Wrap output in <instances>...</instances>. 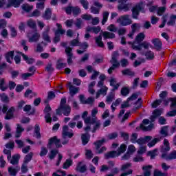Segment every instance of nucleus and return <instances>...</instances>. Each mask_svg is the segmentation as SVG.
<instances>
[{
    "mask_svg": "<svg viewBox=\"0 0 176 176\" xmlns=\"http://www.w3.org/2000/svg\"><path fill=\"white\" fill-rule=\"evenodd\" d=\"M72 163H73L72 159L71 158L67 159L63 164L64 170H67V168H69V167L72 166Z\"/></svg>",
    "mask_w": 176,
    "mask_h": 176,
    "instance_id": "44",
    "label": "nucleus"
},
{
    "mask_svg": "<svg viewBox=\"0 0 176 176\" xmlns=\"http://www.w3.org/2000/svg\"><path fill=\"white\" fill-rule=\"evenodd\" d=\"M133 105V108H132L131 110V113H134V112H137L138 109H141V107H142V103H138V102H135Z\"/></svg>",
    "mask_w": 176,
    "mask_h": 176,
    "instance_id": "43",
    "label": "nucleus"
},
{
    "mask_svg": "<svg viewBox=\"0 0 176 176\" xmlns=\"http://www.w3.org/2000/svg\"><path fill=\"white\" fill-rule=\"evenodd\" d=\"M142 9H144L142 7V3H139L134 6L131 9L132 19L134 20H138V16H140V13H141V10H142Z\"/></svg>",
    "mask_w": 176,
    "mask_h": 176,
    "instance_id": "6",
    "label": "nucleus"
},
{
    "mask_svg": "<svg viewBox=\"0 0 176 176\" xmlns=\"http://www.w3.org/2000/svg\"><path fill=\"white\" fill-rule=\"evenodd\" d=\"M21 56L23 58V60L25 61L26 64H29V65H31L35 63V59L34 58H30L25 54H22Z\"/></svg>",
    "mask_w": 176,
    "mask_h": 176,
    "instance_id": "24",
    "label": "nucleus"
},
{
    "mask_svg": "<svg viewBox=\"0 0 176 176\" xmlns=\"http://www.w3.org/2000/svg\"><path fill=\"white\" fill-rule=\"evenodd\" d=\"M118 9L120 12H129L130 10V7L129 4H118Z\"/></svg>",
    "mask_w": 176,
    "mask_h": 176,
    "instance_id": "31",
    "label": "nucleus"
},
{
    "mask_svg": "<svg viewBox=\"0 0 176 176\" xmlns=\"http://www.w3.org/2000/svg\"><path fill=\"white\" fill-rule=\"evenodd\" d=\"M96 43L98 45V47H104V42H102V36L99 35L95 38Z\"/></svg>",
    "mask_w": 176,
    "mask_h": 176,
    "instance_id": "40",
    "label": "nucleus"
},
{
    "mask_svg": "<svg viewBox=\"0 0 176 176\" xmlns=\"http://www.w3.org/2000/svg\"><path fill=\"white\" fill-rule=\"evenodd\" d=\"M118 56H119V53L118 52V51H115L112 53L111 60V64H120L118 61V58H117Z\"/></svg>",
    "mask_w": 176,
    "mask_h": 176,
    "instance_id": "29",
    "label": "nucleus"
},
{
    "mask_svg": "<svg viewBox=\"0 0 176 176\" xmlns=\"http://www.w3.org/2000/svg\"><path fill=\"white\" fill-rule=\"evenodd\" d=\"M126 149H127V146L124 144H121L117 149L118 156L121 155L122 153H124V152H126Z\"/></svg>",
    "mask_w": 176,
    "mask_h": 176,
    "instance_id": "36",
    "label": "nucleus"
},
{
    "mask_svg": "<svg viewBox=\"0 0 176 176\" xmlns=\"http://www.w3.org/2000/svg\"><path fill=\"white\" fill-rule=\"evenodd\" d=\"M39 16H41V11L36 9L29 15V17H39Z\"/></svg>",
    "mask_w": 176,
    "mask_h": 176,
    "instance_id": "59",
    "label": "nucleus"
},
{
    "mask_svg": "<svg viewBox=\"0 0 176 176\" xmlns=\"http://www.w3.org/2000/svg\"><path fill=\"white\" fill-rule=\"evenodd\" d=\"M145 56L147 60H153L155 58V54L152 51H147L145 53Z\"/></svg>",
    "mask_w": 176,
    "mask_h": 176,
    "instance_id": "53",
    "label": "nucleus"
},
{
    "mask_svg": "<svg viewBox=\"0 0 176 176\" xmlns=\"http://www.w3.org/2000/svg\"><path fill=\"white\" fill-rule=\"evenodd\" d=\"M168 126H164L161 128L160 130V134H162V135H164V137H167V135H168Z\"/></svg>",
    "mask_w": 176,
    "mask_h": 176,
    "instance_id": "50",
    "label": "nucleus"
},
{
    "mask_svg": "<svg viewBox=\"0 0 176 176\" xmlns=\"http://www.w3.org/2000/svg\"><path fill=\"white\" fill-rule=\"evenodd\" d=\"M1 111L3 113L6 114L4 119L6 120H12V119H14V112H16V108L14 107H11L9 108L8 104H3V107L1 109Z\"/></svg>",
    "mask_w": 176,
    "mask_h": 176,
    "instance_id": "1",
    "label": "nucleus"
},
{
    "mask_svg": "<svg viewBox=\"0 0 176 176\" xmlns=\"http://www.w3.org/2000/svg\"><path fill=\"white\" fill-rule=\"evenodd\" d=\"M98 122L97 121V118H91V117H87V119H85V124H96V123Z\"/></svg>",
    "mask_w": 176,
    "mask_h": 176,
    "instance_id": "33",
    "label": "nucleus"
},
{
    "mask_svg": "<svg viewBox=\"0 0 176 176\" xmlns=\"http://www.w3.org/2000/svg\"><path fill=\"white\" fill-rule=\"evenodd\" d=\"M162 115V110L160 109H155L153 112V116H151V120H155L156 118H159Z\"/></svg>",
    "mask_w": 176,
    "mask_h": 176,
    "instance_id": "38",
    "label": "nucleus"
},
{
    "mask_svg": "<svg viewBox=\"0 0 176 176\" xmlns=\"http://www.w3.org/2000/svg\"><path fill=\"white\" fill-rule=\"evenodd\" d=\"M21 8L23 12H25L26 13H30L33 9H34V6H30L28 3H23L21 6Z\"/></svg>",
    "mask_w": 176,
    "mask_h": 176,
    "instance_id": "26",
    "label": "nucleus"
},
{
    "mask_svg": "<svg viewBox=\"0 0 176 176\" xmlns=\"http://www.w3.org/2000/svg\"><path fill=\"white\" fill-rule=\"evenodd\" d=\"M31 76H34V73H23L21 75V78L23 80H27L28 78H31Z\"/></svg>",
    "mask_w": 176,
    "mask_h": 176,
    "instance_id": "54",
    "label": "nucleus"
},
{
    "mask_svg": "<svg viewBox=\"0 0 176 176\" xmlns=\"http://www.w3.org/2000/svg\"><path fill=\"white\" fill-rule=\"evenodd\" d=\"M60 139L57 138V136H54L50 138L48 142V146H52L53 144H55L56 148H63V145L61 144Z\"/></svg>",
    "mask_w": 176,
    "mask_h": 176,
    "instance_id": "8",
    "label": "nucleus"
},
{
    "mask_svg": "<svg viewBox=\"0 0 176 176\" xmlns=\"http://www.w3.org/2000/svg\"><path fill=\"white\" fill-rule=\"evenodd\" d=\"M152 43L154 45V47H155L157 52H160V50H162L163 43H162V41H160V39L153 38L152 40Z\"/></svg>",
    "mask_w": 176,
    "mask_h": 176,
    "instance_id": "17",
    "label": "nucleus"
},
{
    "mask_svg": "<svg viewBox=\"0 0 176 176\" xmlns=\"http://www.w3.org/2000/svg\"><path fill=\"white\" fill-rule=\"evenodd\" d=\"M19 160H20V155L16 154L14 155H12V159L10 161V163L14 166V164H19Z\"/></svg>",
    "mask_w": 176,
    "mask_h": 176,
    "instance_id": "35",
    "label": "nucleus"
},
{
    "mask_svg": "<svg viewBox=\"0 0 176 176\" xmlns=\"http://www.w3.org/2000/svg\"><path fill=\"white\" fill-rule=\"evenodd\" d=\"M138 60H135L133 63V67L135 68H137V67H139V65L145 63V59L144 58H138Z\"/></svg>",
    "mask_w": 176,
    "mask_h": 176,
    "instance_id": "48",
    "label": "nucleus"
},
{
    "mask_svg": "<svg viewBox=\"0 0 176 176\" xmlns=\"http://www.w3.org/2000/svg\"><path fill=\"white\" fill-rule=\"evenodd\" d=\"M130 167H131V163L127 162V163L122 165L120 170H121V171L124 172L126 170H129V168H130Z\"/></svg>",
    "mask_w": 176,
    "mask_h": 176,
    "instance_id": "61",
    "label": "nucleus"
},
{
    "mask_svg": "<svg viewBox=\"0 0 176 176\" xmlns=\"http://www.w3.org/2000/svg\"><path fill=\"white\" fill-rule=\"evenodd\" d=\"M60 46L65 48V53L67 56V64L68 65H72L73 63L72 57H74V54L72 53V48L69 46H67V43L65 42L60 43Z\"/></svg>",
    "mask_w": 176,
    "mask_h": 176,
    "instance_id": "2",
    "label": "nucleus"
},
{
    "mask_svg": "<svg viewBox=\"0 0 176 176\" xmlns=\"http://www.w3.org/2000/svg\"><path fill=\"white\" fill-rule=\"evenodd\" d=\"M24 2V0H8L6 8H19L21 3Z\"/></svg>",
    "mask_w": 176,
    "mask_h": 176,
    "instance_id": "10",
    "label": "nucleus"
},
{
    "mask_svg": "<svg viewBox=\"0 0 176 176\" xmlns=\"http://www.w3.org/2000/svg\"><path fill=\"white\" fill-rule=\"evenodd\" d=\"M166 9L165 6L160 7L157 11V16H163V14L166 12Z\"/></svg>",
    "mask_w": 176,
    "mask_h": 176,
    "instance_id": "63",
    "label": "nucleus"
},
{
    "mask_svg": "<svg viewBox=\"0 0 176 176\" xmlns=\"http://www.w3.org/2000/svg\"><path fill=\"white\" fill-rule=\"evenodd\" d=\"M175 21H176V15L172 14L170 16L169 21L167 22V25H175Z\"/></svg>",
    "mask_w": 176,
    "mask_h": 176,
    "instance_id": "52",
    "label": "nucleus"
},
{
    "mask_svg": "<svg viewBox=\"0 0 176 176\" xmlns=\"http://www.w3.org/2000/svg\"><path fill=\"white\" fill-rule=\"evenodd\" d=\"M108 17H109V12L108 11L103 12V18L102 20V25H105V23L108 21Z\"/></svg>",
    "mask_w": 176,
    "mask_h": 176,
    "instance_id": "46",
    "label": "nucleus"
},
{
    "mask_svg": "<svg viewBox=\"0 0 176 176\" xmlns=\"http://www.w3.org/2000/svg\"><path fill=\"white\" fill-rule=\"evenodd\" d=\"M10 74L11 75L12 79H16V78H17L19 75H20V72H19L18 70H12L10 72Z\"/></svg>",
    "mask_w": 176,
    "mask_h": 176,
    "instance_id": "60",
    "label": "nucleus"
},
{
    "mask_svg": "<svg viewBox=\"0 0 176 176\" xmlns=\"http://www.w3.org/2000/svg\"><path fill=\"white\" fill-rule=\"evenodd\" d=\"M106 141L105 138H102V140H96L94 142V145L96 146V149L97 151L96 153L98 155H101L107 151V147L104 146H102V145L105 144Z\"/></svg>",
    "mask_w": 176,
    "mask_h": 176,
    "instance_id": "3",
    "label": "nucleus"
},
{
    "mask_svg": "<svg viewBox=\"0 0 176 176\" xmlns=\"http://www.w3.org/2000/svg\"><path fill=\"white\" fill-rule=\"evenodd\" d=\"M112 64V66L108 69L107 72L109 75H111L113 72V71H114V69L116 68H118V67L120 66V63H111Z\"/></svg>",
    "mask_w": 176,
    "mask_h": 176,
    "instance_id": "56",
    "label": "nucleus"
},
{
    "mask_svg": "<svg viewBox=\"0 0 176 176\" xmlns=\"http://www.w3.org/2000/svg\"><path fill=\"white\" fill-rule=\"evenodd\" d=\"M57 155H58V150L56 148L51 150L50 154L49 155L50 160H53V159H54Z\"/></svg>",
    "mask_w": 176,
    "mask_h": 176,
    "instance_id": "47",
    "label": "nucleus"
},
{
    "mask_svg": "<svg viewBox=\"0 0 176 176\" xmlns=\"http://www.w3.org/2000/svg\"><path fill=\"white\" fill-rule=\"evenodd\" d=\"M117 23H120L122 27H127V25L133 24V21L130 19V15L125 14L120 16L117 19Z\"/></svg>",
    "mask_w": 176,
    "mask_h": 176,
    "instance_id": "5",
    "label": "nucleus"
},
{
    "mask_svg": "<svg viewBox=\"0 0 176 176\" xmlns=\"http://www.w3.org/2000/svg\"><path fill=\"white\" fill-rule=\"evenodd\" d=\"M5 58L9 64H12V60L14 58V51H9L5 54Z\"/></svg>",
    "mask_w": 176,
    "mask_h": 176,
    "instance_id": "20",
    "label": "nucleus"
},
{
    "mask_svg": "<svg viewBox=\"0 0 176 176\" xmlns=\"http://www.w3.org/2000/svg\"><path fill=\"white\" fill-rule=\"evenodd\" d=\"M62 108V112L64 116H69L71 115V106H63Z\"/></svg>",
    "mask_w": 176,
    "mask_h": 176,
    "instance_id": "28",
    "label": "nucleus"
},
{
    "mask_svg": "<svg viewBox=\"0 0 176 176\" xmlns=\"http://www.w3.org/2000/svg\"><path fill=\"white\" fill-rule=\"evenodd\" d=\"M104 39H113L115 34L109 32H103L102 33Z\"/></svg>",
    "mask_w": 176,
    "mask_h": 176,
    "instance_id": "39",
    "label": "nucleus"
},
{
    "mask_svg": "<svg viewBox=\"0 0 176 176\" xmlns=\"http://www.w3.org/2000/svg\"><path fill=\"white\" fill-rule=\"evenodd\" d=\"M23 131H24V128H23L20 124H16L15 138H20Z\"/></svg>",
    "mask_w": 176,
    "mask_h": 176,
    "instance_id": "21",
    "label": "nucleus"
},
{
    "mask_svg": "<svg viewBox=\"0 0 176 176\" xmlns=\"http://www.w3.org/2000/svg\"><path fill=\"white\" fill-rule=\"evenodd\" d=\"M68 87L71 97H74L75 94L79 92V87H74V85H72V83L71 82L68 83Z\"/></svg>",
    "mask_w": 176,
    "mask_h": 176,
    "instance_id": "18",
    "label": "nucleus"
},
{
    "mask_svg": "<svg viewBox=\"0 0 176 176\" xmlns=\"http://www.w3.org/2000/svg\"><path fill=\"white\" fill-rule=\"evenodd\" d=\"M63 9L65 13H67V14H73L74 17L79 16V14H80L82 12L80 8L78 6H67V7H65Z\"/></svg>",
    "mask_w": 176,
    "mask_h": 176,
    "instance_id": "4",
    "label": "nucleus"
},
{
    "mask_svg": "<svg viewBox=\"0 0 176 176\" xmlns=\"http://www.w3.org/2000/svg\"><path fill=\"white\" fill-rule=\"evenodd\" d=\"M116 157H119V155H118V151H109L104 154V159L107 160L109 159H115Z\"/></svg>",
    "mask_w": 176,
    "mask_h": 176,
    "instance_id": "19",
    "label": "nucleus"
},
{
    "mask_svg": "<svg viewBox=\"0 0 176 176\" xmlns=\"http://www.w3.org/2000/svg\"><path fill=\"white\" fill-rule=\"evenodd\" d=\"M152 165H147V166H144L142 168L144 173V176H151V168H152Z\"/></svg>",
    "mask_w": 176,
    "mask_h": 176,
    "instance_id": "32",
    "label": "nucleus"
},
{
    "mask_svg": "<svg viewBox=\"0 0 176 176\" xmlns=\"http://www.w3.org/2000/svg\"><path fill=\"white\" fill-rule=\"evenodd\" d=\"M132 47L133 50H138L140 52V50H142V47L144 49H149V44L146 41H144L140 43L138 45L133 44Z\"/></svg>",
    "mask_w": 176,
    "mask_h": 176,
    "instance_id": "12",
    "label": "nucleus"
},
{
    "mask_svg": "<svg viewBox=\"0 0 176 176\" xmlns=\"http://www.w3.org/2000/svg\"><path fill=\"white\" fill-rule=\"evenodd\" d=\"M90 135L89 133H82L81 135V142L83 146H86L90 142Z\"/></svg>",
    "mask_w": 176,
    "mask_h": 176,
    "instance_id": "16",
    "label": "nucleus"
},
{
    "mask_svg": "<svg viewBox=\"0 0 176 176\" xmlns=\"http://www.w3.org/2000/svg\"><path fill=\"white\" fill-rule=\"evenodd\" d=\"M144 39H145V33L140 32L138 34V35L135 38V41L136 42V43H138V45H139L144 41Z\"/></svg>",
    "mask_w": 176,
    "mask_h": 176,
    "instance_id": "22",
    "label": "nucleus"
},
{
    "mask_svg": "<svg viewBox=\"0 0 176 176\" xmlns=\"http://www.w3.org/2000/svg\"><path fill=\"white\" fill-rule=\"evenodd\" d=\"M34 136L37 140L42 138V135H41V126H39V124H36L34 126Z\"/></svg>",
    "mask_w": 176,
    "mask_h": 176,
    "instance_id": "25",
    "label": "nucleus"
},
{
    "mask_svg": "<svg viewBox=\"0 0 176 176\" xmlns=\"http://www.w3.org/2000/svg\"><path fill=\"white\" fill-rule=\"evenodd\" d=\"M32 156H34V153L32 152L29 153L24 157L23 164H28L30 160H32Z\"/></svg>",
    "mask_w": 176,
    "mask_h": 176,
    "instance_id": "42",
    "label": "nucleus"
},
{
    "mask_svg": "<svg viewBox=\"0 0 176 176\" xmlns=\"http://www.w3.org/2000/svg\"><path fill=\"white\" fill-rule=\"evenodd\" d=\"M82 162H79L75 170L77 173H80L81 174H84V173H86L87 171V166L86 164H83Z\"/></svg>",
    "mask_w": 176,
    "mask_h": 176,
    "instance_id": "9",
    "label": "nucleus"
},
{
    "mask_svg": "<svg viewBox=\"0 0 176 176\" xmlns=\"http://www.w3.org/2000/svg\"><path fill=\"white\" fill-rule=\"evenodd\" d=\"M50 31V27L47 26V28L45 29L44 32H43L42 34L43 41H45L47 43H50L52 42V40H50V36H49Z\"/></svg>",
    "mask_w": 176,
    "mask_h": 176,
    "instance_id": "14",
    "label": "nucleus"
},
{
    "mask_svg": "<svg viewBox=\"0 0 176 176\" xmlns=\"http://www.w3.org/2000/svg\"><path fill=\"white\" fill-rule=\"evenodd\" d=\"M9 87L8 86H5V79L3 78L0 80V90H1V91H6V90H8V88Z\"/></svg>",
    "mask_w": 176,
    "mask_h": 176,
    "instance_id": "55",
    "label": "nucleus"
},
{
    "mask_svg": "<svg viewBox=\"0 0 176 176\" xmlns=\"http://www.w3.org/2000/svg\"><path fill=\"white\" fill-rule=\"evenodd\" d=\"M94 6H96L97 8L94 6L91 7V13H93V14H100V9L102 8V4L100 3L98 1H94Z\"/></svg>",
    "mask_w": 176,
    "mask_h": 176,
    "instance_id": "13",
    "label": "nucleus"
},
{
    "mask_svg": "<svg viewBox=\"0 0 176 176\" xmlns=\"http://www.w3.org/2000/svg\"><path fill=\"white\" fill-rule=\"evenodd\" d=\"M161 159H165V160H175L176 159V151L173 150L172 152L167 155L166 153H162L161 155Z\"/></svg>",
    "mask_w": 176,
    "mask_h": 176,
    "instance_id": "11",
    "label": "nucleus"
},
{
    "mask_svg": "<svg viewBox=\"0 0 176 176\" xmlns=\"http://www.w3.org/2000/svg\"><path fill=\"white\" fill-rule=\"evenodd\" d=\"M63 61V59L59 58L56 61V69H63V68H65L67 66V63H61Z\"/></svg>",
    "mask_w": 176,
    "mask_h": 176,
    "instance_id": "41",
    "label": "nucleus"
},
{
    "mask_svg": "<svg viewBox=\"0 0 176 176\" xmlns=\"http://www.w3.org/2000/svg\"><path fill=\"white\" fill-rule=\"evenodd\" d=\"M168 101H170V109H176V97L169 98Z\"/></svg>",
    "mask_w": 176,
    "mask_h": 176,
    "instance_id": "49",
    "label": "nucleus"
},
{
    "mask_svg": "<svg viewBox=\"0 0 176 176\" xmlns=\"http://www.w3.org/2000/svg\"><path fill=\"white\" fill-rule=\"evenodd\" d=\"M121 102H122V99L118 98L116 100V101L111 106V108L113 112H114V111H116V108L114 107H118V105H120ZM113 105H114V107H113Z\"/></svg>",
    "mask_w": 176,
    "mask_h": 176,
    "instance_id": "51",
    "label": "nucleus"
},
{
    "mask_svg": "<svg viewBox=\"0 0 176 176\" xmlns=\"http://www.w3.org/2000/svg\"><path fill=\"white\" fill-rule=\"evenodd\" d=\"M154 176H167V174L157 170H154Z\"/></svg>",
    "mask_w": 176,
    "mask_h": 176,
    "instance_id": "64",
    "label": "nucleus"
},
{
    "mask_svg": "<svg viewBox=\"0 0 176 176\" xmlns=\"http://www.w3.org/2000/svg\"><path fill=\"white\" fill-rule=\"evenodd\" d=\"M160 138H155L153 140H151L147 144V146H148V148H152L155 146L157 144V142H160Z\"/></svg>",
    "mask_w": 176,
    "mask_h": 176,
    "instance_id": "45",
    "label": "nucleus"
},
{
    "mask_svg": "<svg viewBox=\"0 0 176 176\" xmlns=\"http://www.w3.org/2000/svg\"><path fill=\"white\" fill-rule=\"evenodd\" d=\"M19 170H20V168H13V166H10L8 168V173L10 176H16L17 175V173H19Z\"/></svg>",
    "mask_w": 176,
    "mask_h": 176,
    "instance_id": "30",
    "label": "nucleus"
},
{
    "mask_svg": "<svg viewBox=\"0 0 176 176\" xmlns=\"http://www.w3.org/2000/svg\"><path fill=\"white\" fill-rule=\"evenodd\" d=\"M80 3L82 5V8L85 10H87L89 9V1L87 0H80Z\"/></svg>",
    "mask_w": 176,
    "mask_h": 176,
    "instance_id": "57",
    "label": "nucleus"
},
{
    "mask_svg": "<svg viewBox=\"0 0 176 176\" xmlns=\"http://www.w3.org/2000/svg\"><path fill=\"white\" fill-rule=\"evenodd\" d=\"M120 94L123 97H127V96L130 94V88H129V87H123L121 89Z\"/></svg>",
    "mask_w": 176,
    "mask_h": 176,
    "instance_id": "37",
    "label": "nucleus"
},
{
    "mask_svg": "<svg viewBox=\"0 0 176 176\" xmlns=\"http://www.w3.org/2000/svg\"><path fill=\"white\" fill-rule=\"evenodd\" d=\"M144 124H149L148 119H144L142 120V123L140 124V126L136 127V130H143V131H149L152 130V127H153V124H150L148 126H145Z\"/></svg>",
    "mask_w": 176,
    "mask_h": 176,
    "instance_id": "7",
    "label": "nucleus"
},
{
    "mask_svg": "<svg viewBox=\"0 0 176 176\" xmlns=\"http://www.w3.org/2000/svg\"><path fill=\"white\" fill-rule=\"evenodd\" d=\"M39 38H41V34H39L38 32H36L30 38H29V42H38V41H39Z\"/></svg>",
    "mask_w": 176,
    "mask_h": 176,
    "instance_id": "27",
    "label": "nucleus"
},
{
    "mask_svg": "<svg viewBox=\"0 0 176 176\" xmlns=\"http://www.w3.org/2000/svg\"><path fill=\"white\" fill-rule=\"evenodd\" d=\"M171 149L170 147V142L167 139L164 140V146L161 147L160 152L161 153H167Z\"/></svg>",
    "mask_w": 176,
    "mask_h": 176,
    "instance_id": "15",
    "label": "nucleus"
},
{
    "mask_svg": "<svg viewBox=\"0 0 176 176\" xmlns=\"http://www.w3.org/2000/svg\"><path fill=\"white\" fill-rule=\"evenodd\" d=\"M140 85V78H135L132 83V89H135Z\"/></svg>",
    "mask_w": 176,
    "mask_h": 176,
    "instance_id": "58",
    "label": "nucleus"
},
{
    "mask_svg": "<svg viewBox=\"0 0 176 176\" xmlns=\"http://www.w3.org/2000/svg\"><path fill=\"white\" fill-rule=\"evenodd\" d=\"M108 31H110V32H118V28L114 24H111L107 27Z\"/></svg>",
    "mask_w": 176,
    "mask_h": 176,
    "instance_id": "62",
    "label": "nucleus"
},
{
    "mask_svg": "<svg viewBox=\"0 0 176 176\" xmlns=\"http://www.w3.org/2000/svg\"><path fill=\"white\" fill-rule=\"evenodd\" d=\"M122 74L124 76H127L131 77L135 76V72L131 71V69H125L122 70Z\"/></svg>",
    "mask_w": 176,
    "mask_h": 176,
    "instance_id": "34",
    "label": "nucleus"
},
{
    "mask_svg": "<svg viewBox=\"0 0 176 176\" xmlns=\"http://www.w3.org/2000/svg\"><path fill=\"white\" fill-rule=\"evenodd\" d=\"M42 17L44 20H50V19H52V9L46 8L44 14H43Z\"/></svg>",
    "mask_w": 176,
    "mask_h": 176,
    "instance_id": "23",
    "label": "nucleus"
}]
</instances>
